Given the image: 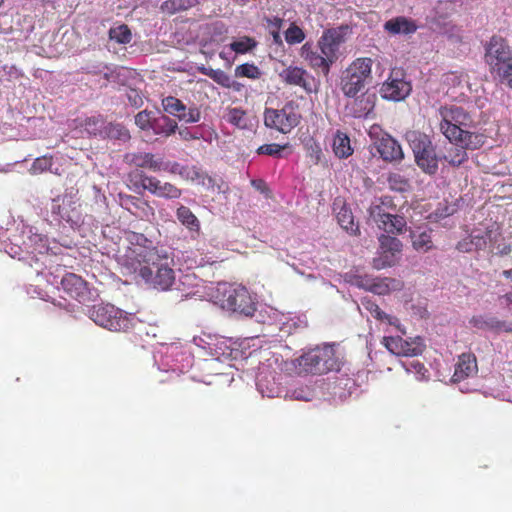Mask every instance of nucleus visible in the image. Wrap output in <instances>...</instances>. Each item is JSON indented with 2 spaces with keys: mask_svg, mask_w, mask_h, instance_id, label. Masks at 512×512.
Here are the masks:
<instances>
[{
  "mask_svg": "<svg viewBox=\"0 0 512 512\" xmlns=\"http://www.w3.org/2000/svg\"><path fill=\"white\" fill-rule=\"evenodd\" d=\"M135 238L137 245L126 251L121 263L123 275L140 277L160 290L169 289L175 280V273L171 268L173 259L163 248L141 244V241L151 243L143 235H135Z\"/></svg>",
  "mask_w": 512,
  "mask_h": 512,
  "instance_id": "obj_1",
  "label": "nucleus"
},
{
  "mask_svg": "<svg viewBox=\"0 0 512 512\" xmlns=\"http://www.w3.org/2000/svg\"><path fill=\"white\" fill-rule=\"evenodd\" d=\"M348 32L347 25L327 29L318 39L317 48L306 42L300 49V56L313 70L327 76L339 58L340 46L345 43Z\"/></svg>",
  "mask_w": 512,
  "mask_h": 512,
  "instance_id": "obj_2",
  "label": "nucleus"
},
{
  "mask_svg": "<svg viewBox=\"0 0 512 512\" xmlns=\"http://www.w3.org/2000/svg\"><path fill=\"white\" fill-rule=\"evenodd\" d=\"M441 121L439 128L448 140L468 141V147H482L486 136L482 133L471 131L475 122L471 114L463 107L457 105H445L439 108Z\"/></svg>",
  "mask_w": 512,
  "mask_h": 512,
  "instance_id": "obj_3",
  "label": "nucleus"
},
{
  "mask_svg": "<svg viewBox=\"0 0 512 512\" xmlns=\"http://www.w3.org/2000/svg\"><path fill=\"white\" fill-rule=\"evenodd\" d=\"M293 366L299 375H324L340 371L342 361L334 346L326 344L304 352L293 360Z\"/></svg>",
  "mask_w": 512,
  "mask_h": 512,
  "instance_id": "obj_4",
  "label": "nucleus"
},
{
  "mask_svg": "<svg viewBox=\"0 0 512 512\" xmlns=\"http://www.w3.org/2000/svg\"><path fill=\"white\" fill-rule=\"evenodd\" d=\"M217 291L223 309L244 316H253L256 304L246 287L238 284L221 283Z\"/></svg>",
  "mask_w": 512,
  "mask_h": 512,
  "instance_id": "obj_5",
  "label": "nucleus"
},
{
  "mask_svg": "<svg viewBox=\"0 0 512 512\" xmlns=\"http://www.w3.org/2000/svg\"><path fill=\"white\" fill-rule=\"evenodd\" d=\"M87 314L95 324L110 331H127L133 326L134 317L112 304L93 305Z\"/></svg>",
  "mask_w": 512,
  "mask_h": 512,
  "instance_id": "obj_6",
  "label": "nucleus"
},
{
  "mask_svg": "<svg viewBox=\"0 0 512 512\" xmlns=\"http://www.w3.org/2000/svg\"><path fill=\"white\" fill-rule=\"evenodd\" d=\"M263 116L267 128L282 134L290 133L302 119L299 104L293 100L286 102L280 109L266 108Z\"/></svg>",
  "mask_w": 512,
  "mask_h": 512,
  "instance_id": "obj_7",
  "label": "nucleus"
},
{
  "mask_svg": "<svg viewBox=\"0 0 512 512\" xmlns=\"http://www.w3.org/2000/svg\"><path fill=\"white\" fill-rule=\"evenodd\" d=\"M406 138L414 153L416 164L423 172L435 174L438 170V158L428 136L418 131H410Z\"/></svg>",
  "mask_w": 512,
  "mask_h": 512,
  "instance_id": "obj_8",
  "label": "nucleus"
},
{
  "mask_svg": "<svg viewBox=\"0 0 512 512\" xmlns=\"http://www.w3.org/2000/svg\"><path fill=\"white\" fill-rule=\"evenodd\" d=\"M412 91V84L407 79L406 71L401 67L391 69L389 76L380 87V95L383 99L399 102L405 100Z\"/></svg>",
  "mask_w": 512,
  "mask_h": 512,
  "instance_id": "obj_9",
  "label": "nucleus"
},
{
  "mask_svg": "<svg viewBox=\"0 0 512 512\" xmlns=\"http://www.w3.org/2000/svg\"><path fill=\"white\" fill-rule=\"evenodd\" d=\"M377 255L372 259V266L377 270L395 266L402 256L403 243L395 236L380 234L378 236Z\"/></svg>",
  "mask_w": 512,
  "mask_h": 512,
  "instance_id": "obj_10",
  "label": "nucleus"
},
{
  "mask_svg": "<svg viewBox=\"0 0 512 512\" xmlns=\"http://www.w3.org/2000/svg\"><path fill=\"white\" fill-rule=\"evenodd\" d=\"M350 100L345 104V113L347 116L358 119L375 118V106L377 95L369 90L359 96L349 97Z\"/></svg>",
  "mask_w": 512,
  "mask_h": 512,
  "instance_id": "obj_11",
  "label": "nucleus"
},
{
  "mask_svg": "<svg viewBox=\"0 0 512 512\" xmlns=\"http://www.w3.org/2000/svg\"><path fill=\"white\" fill-rule=\"evenodd\" d=\"M511 59L512 52L505 39L497 35L492 36L485 47V61L490 72L493 73L497 67L506 65Z\"/></svg>",
  "mask_w": 512,
  "mask_h": 512,
  "instance_id": "obj_12",
  "label": "nucleus"
},
{
  "mask_svg": "<svg viewBox=\"0 0 512 512\" xmlns=\"http://www.w3.org/2000/svg\"><path fill=\"white\" fill-rule=\"evenodd\" d=\"M370 216L377 227L384 232L383 234L394 236L406 230L407 222L404 216L387 213L380 205L371 208Z\"/></svg>",
  "mask_w": 512,
  "mask_h": 512,
  "instance_id": "obj_13",
  "label": "nucleus"
},
{
  "mask_svg": "<svg viewBox=\"0 0 512 512\" xmlns=\"http://www.w3.org/2000/svg\"><path fill=\"white\" fill-rule=\"evenodd\" d=\"M61 286L71 298L80 303L90 300L91 292L87 282L74 273L65 274L61 280Z\"/></svg>",
  "mask_w": 512,
  "mask_h": 512,
  "instance_id": "obj_14",
  "label": "nucleus"
},
{
  "mask_svg": "<svg viewBox=\"0 0 512 512\" xmlns=\"http://www.w3.org/2000/svg\"><path fill=\"white\" fill-rule=\"evenodd\" d=\"M119 203L122 208L129 211L140 219H149L153 217L155 212L150 203L142 198L129 194H119Z\"/></svg>",
  "mask_w": 512,
  "mask_h": 512,
  "instance_id": "obj_15",
  "label": "nucleus"
},
{
  "mask_svg": "<svg viewBox=\"0 0 512 512\" xmlns=\"http://www.w3.org/2000/svg\"><path fill=\"white\" fill-rule=\"evenodd\" d=\"M279 76L287 85L299 86L307 93L313 91L312 82L314 78L302 67L289 66L285 68Z\"/></svg>",
  "mask_w": 512,
  "mask_h": 512,
  "instance_id": "obj_16",
  "label": "nucleus"
},
{
  "mask_svg": "<svg viewBox=\"0 0 512 512\" xmlns=\"http://www.w3.org/2000/svg\"><path fill=\"white\" fill-rule=\"evenodd\" d=\"M380 157L387 162L401 161L404 157L401 145L388 134L383 135L376 142Z\"/></svg>",
  "mask_w": 512,
  "mask_h": 512,
  "instance_id": "obj_17",
  "label": "nucleus"
},
{
  "mask_svg": "<svg viewBox=\"0 0 512 512\" xmlns=\"http://www.w3.org/2000/svg\"><path fill=\"white\" fill-rule=\"evenodd\" d=\"M475 251L484 250L487 247L494 250V243L504 240L498 228H487L485 230H474L470 234Z\"/></svg>",
  "mask_w": 512,
  "mask_h": 512,
  "instance_id": "obj_18",
  "label": "nucleus"
},
{
  "mask_svg": "<svg viewBox=\"0 0 512 512\" xmlns=\"http://www.w3.org/2000/svg\"><path fill=\"white\" fill-rule=\"evenodd\" d=\"M464 139V137H461ZM452 146L447 154L444 155L443 159L447 161L451 166L458 167L468 160L467 150H476L480 147H468V141L464 140H448Z\"/></svg>",
  "mask_w": 512,
  "mask_h": 512,
  "instance_id": "obj_19",
  "label": "nucleus"
},
{
  "mask_svg": "<svg viewBox=\"0 0 512 512\" xmlns=\"http://www.w3.org/2000/svg\"><path fill=\"white\" fill-rule=\"evenodd\" d=\"M148 192L156 197L167 200L179 199L182 195V190L176 185L170 182H162L155 176L150 179Z\"/></svg>",
  "mask_w": 512,
  "mask_h": 512,
  "instance_id": "obj_20",
  "label": "nucleus"
},
{
  "mask_svg": "<svg viewBox=\"0 0 512 512\" xmlns=\"http://www.w3.org/2000/svg\"><path fill=\"white\" fill-rule=\"evenodd\" d=\"M477 372L476 357L470 353H463L455 366V371L452 376L453 381L460 382Z\"/></svg>",
  "mask_w": 512,
  "mask_h": 512,
  "instance_id": "obj_21",
  "label": "nucleus"
},
{
  "mask_svg": "<svg viewBox=\"0 0 512 512\" xmlns=\"http://www.w3.org/2000/svg\"><path fill=\"white\" fill-rule=\"evenodd\" d=\"M383 28L390 35H410L416 32L417 25L412 19L404 16H397L386 21Z\"/></svg>",
  "mask_w": 512,
  "mask_h": 512,
  "instance_id": "obj_22",
  "label": "nucleus"
},
{
  "mask_svg": "<svg viewBox=\"0 0 512 512\" xmlns=\"http://www.w3.org/2000/svg\"><path fill=\"white\" fill-rule=\"evenodd\" d=\"M131 162L141 169H149L153 172H160L164 168V160L149 152L133 154Z\"/></svg>",
  "mask_w": 512,
  "mask_h": 512,
  "instance_id": "obj_23",
  "label": "nucleus"
},
{
  "mask_svg": "<svg viewBox=\"0 0 512 512\" xmlns=\"http://www.w3.org/2000/svg\"><path fill=\"white\" fill-rule=\"evenodd\" d=\"M332 150L339 159H347L353 154L354 149L351 146V140L345 132L336 131L333 137Z\"/></svg>",
  "mask_w": 512,
  "mask_h": 512,
  "instance_id": "obj_24",
  "label": "nucleus"
},
{
  "mask_svg": "<svg viewBox=\"0 0 512 512\" xmlns=\"http://www.w3.org/2000/svg\"><path fill=\"white\" fill-rule=\"evenodd\" d=\"M372 68V59L368 57H362L355 59L349 67L346 69L345 73L359 78L363 82L370 77Z\"/></svg>",
  "mask_w": 512,
  "mask_h": 512,
  "instance_id": "obj_25",
  "label": "nucleus"
},
{
  "mask_svg": "<svg viewBox=\"0 0 512 512\" xmlns=\"http://www.w3.org/2000/svg\"><path fill=\"white\" fill-rule=\"evenodd\" d=\"M201 72L211 78L220 86L227 89L240 90V84L231 79V77L221 69L203 68Z\"/></svg>",
  "mask_w": 512,
  "mask_h": 512,
  "instance_id": "obj_26",
  "label": "nucleus"
},
{
  "mask_svg": "<svg viewBox=\"0 0 512 512\" xmlns=\"http://www.w3.org/2000/svg\"><path fill=\"white\" fill-rule=\"evenodd\" d=\"M176 217L188 230L199 233L200 221L190 208L180 205L176 210Z\"/></svg>",
  "mask_w": 512,
  "mask_h": 512,
  "instance_id": "obj_27",
  "label": "nucleus"
},
{
  "mask_svg": "<svg viewBox=\"0 0 512 512\" xmlns=\"http://www.w3.org/2000/svg\"><path fill=\"white\" fill-rule=\"evenodd\" d=\"M337 220L339 225L349 234H360L359 225L355 223L352 211L346 206H343L337 213Z\"/></svg>",
  "mask_w": 512,
  "mask_h": 512,
  "instance_id": "obj_28",
  "label": "nucleus"
},
{
  "mask_svg": "<svg viewBox=\"0 0 512 512\" xmlns=\"http://www.w3.org/2000/svg\"><path fill=\"white\" fill-rule=\"evenodd\" d=\"M341 91L346 97H354L365 87V82L347 73L341 78Z\"/></svg>",
  "mask_w": 512,
  "mask_h": 512,
  "instance_id": "obj_29",
  "label": "nucleus"
},
{
  "mask_svg": "<svg viewBox=\"0 0 512 512\" xmlns=\"http://www.w3.org/2000/svg\"><path fill=\"white\" fill-rule=\"evenodd\" d=\"M198 4V0H166L161 4V11L170 15L186 11Z\"/></svg>",
  "mask_w": 512,
  "mask_h": 512,
  "instance_id": "obj_30",
  "label": "nucleus"
},
{
  "mask_svg": "<svg viewBox=\"0 0 512 512\" xmlns=\"http://www.w3.org/2000/svg\"><path fill=\"white\" fill-rule=\"evenodd\" d=\"M224 119L239 129H246L249 126L247 114L241 108H229Z\"/></svg>",
  "mask_w": 512,
  "mask_h": 512,
  "instance_id": "obj_31",
  "label": "nucleus"
},
{
  "mask_svg": "<svg viewBox=\"0 0 512 512\" xmlns=\"http://www.w3.org/2000/svg\"><path fill=\"white\" fill-rule=\"evenodd\" d=\"M176 129V121L167 116H161L153 120V131L155 132V134H163L165 136H170L175 133Z\"/></svg>",
  "mask_w": 512,
  "mask_h": 512,
  "instance_id": "obj_32",
  "label": "nucleus"
},
{
  "mask_svg": "<svg viewBox=\"0 0 512 512\" xmlns=\"http://www.w3.org/2000/svg\"><path fill=\"white\" fill-rule=\"evenodd\" d=\"M164 110L170 115L177 117L181 120L182 114L185 113L187 107L178 98L174 96H168L162 100Z\"/></svg>",
  "mask_w": 512,
  "mask_h": 512,
  "instance_id": "obj_33",
  "label": "nucleus"
},
{
  "mask_svg": "<svg viewBox=\"0 0 512 512\" xmlns=\"http://www.w3.org/2000/svg\"><path fill=\"white\" fill-rule=\"evenodd\" d=\"M109 38L118 44H128L132 40V33L128 25L121 24L110 28Z\"/></svg>",
  "mask_w": 512,
  "mask_h": 512,
  "instance_id": "obj_34",
  "label": "nucleus"
},
{
  "mask_svg": "<svg viewBox=\"0 0 512 512\" xmlns=\"http://www.w3.org/2000/svg\"><path fill=\"white\" fill-rule=\"evenodd\" d=\"M398 281L393 278L374 279L369 285V290L378 295L388 294L391 288H394Z\"/></svg>",
  "mask_w": 512,
  "mask_h": 512,
  "instance_id": "obj_35",
  "label": "nucleus"
},
{
  "mask_svg": "<svg viewBox=\"0 0 512 512\" xmlns=\"http://www.w3.org/2000/svg\"><path fill=\"white\" fill-rule=\"evenodd\" d=\"M411 239L413 248L419 252H427L433 246L431 235L427 231L419 234L412 233Z\"/></svg>",
  "mask_w": 512,
  "mask_h": 512,
  "instance_id": "obj_36",
  "label": "nucleus"
},
{
  "mask_svg": "<svg viewBox=\"0 0 512 512\" xmlns=\"http://www.w3.org/2000/svg\"><path fill=\"white\" fill-rule=\"evenodd\" d=\"M387 182L390 189L397 192H405L410 188L409 180L398 172H392L387 177Z\"/></svg>",
  "mask_w": 512,
  "mask_h": 512,
  "instance_id": "obj_37",
  "label": "nucleus"
},
{
  "mask_svg": "<svg viewBox=\"0 0 512 512\" xmlns=\"http://www.w3.org/2000/svg\"><path fill=\"white\" fill-rule=\"evenodd\" d=\"M84 129L92 135H101L105 131V121L101 116L87 117L83 123Z\"/></svg>",
  "mask_w": 512,
  "mask_h": 512,
  "instance_id": "obj_38",
  "label": "nucleus"
},
{
  "mask_svg": "<svg viewBox=\"0 0 512 512\" xmlns=\"http://www.w3.org/2000/svg\"><path fill=\"white\" fill-rule=\"evenodd\" d=\"M257 45V42L254 38L249 36H243L240 39L233 41L230 43L229 47L232 51L237 54H245L252 49H254Z\"/></svg>",
  "mask_w": 512,
  "mask_h": 512,
  "instance_id": "obj_39",
  "label": "nucleus"
},
{
  "mask_svg": "<svg viewBox=\"0 0 512 512\" xmlns=\"http://www.w3.org/2000/svg\"><path fill=\"white\" fill-rule=\"evenodd\" d=\"M153 176L147 175L143 170L136 169L132 171L128 175V179L133 185L134 188H142L143 190L148 191L150 179Z\"/></svg>",
  "mask_w": 512,
  "mask_h": 512,
  "instance_id": "obj_40",
  "label": "nucleus"
},
{
  "mask_svg": "<svg viewBox=\"0 0 512 512\" xmlns=\"http://www.w3.org/2000/svg\"><path fill=\"white\" fill-rule=\"evenodd\" d=\"M499 83L512 90V59L504 66L497 67V70L491 73Z\"/></svg>",
  "mask_w": 512,
  "mask_h": 512,
  "instance_id": "obj_41",
  "label": "nucleus"
},
{
  "mask_svg": "<svg viewBox=\"0 0 512 512\" xmlns=\"http://www.w3.org/2000/svg\"><path fill=\"white\" fill-rule=\"evenodd\" d=\"M235 76L258 79L261 76V71L254 63H244L235 68Z\"/></svg>",
  "mask_w": 512,
  "mask_h": 512,
  "instance_id": "obj_42",
  "label": "nucleus"
},
{
  "mask_svg": "<svg viewBox=\"0 0 512 512\" xmlns=\"http://www.w3.org/2000/svg\"><path fill=\"white\" fill-rule=\"evenodd\" d=\"M305 37L303 29L295 23H291L285 31V40L289 45L299 44L304 41Z\"/></svg>",
  "mask_w": 512,
  "mask_h": 512,
  "instance_id": "obj_43",
  "label": "nucleus"
},
{
  "mask_svg": "<svg viewBox=\"0 0 512 512\" xmlns=\"http://www.w3.org/2000/svg\"><path fill=\"white\" fill-rule=\"evenodd\" d=\"M104 132L108 137L119 140H126L130 137L129 131L121 124L109 123Z\"/></svg>",
  "mask_w": 512,
  "mask_h": 512,
  "instance_id": "obj_44",
  "label": "nucleus"
},
{
  "mask_svg": "<svg viewBox=\"0 0 512 512\" xmlns=\"http://www.w3.org/2000/svg\"><path fill=\"white\" fill-rule=\"evenodd\" d=\"M384 346L392 353L397 356H401L403 353V338L400 336H389L383 338Z\"/></svg>",
  "mask_w": 512,
  "mask_h": 512,
  "instance_id": "obj_45",
  "label": "nucleus"
},
{
  "mask_svg": "<svg viewBox=\"0 0 512 512\" xmlns=\"http://www.w3.org/2000/svg\"><path fill=\"white\" fill-rule=\"evenodd\" d=\"M407 372L414 373L417 379L423 380L429 377V371L419 360H412L405 364Z\"/></svg>",
  "mask_w": 512,
  "mask_h": 512,
  "instance_id": "obj_46",
  "label": "nucleus"
},
{
  "mask_svg": "<svg viewBox=\"0 0 512 512\" xmlns=\"http://www.w3.org/2000/svg\"><path fill=\"white\" fill-rule=\"evenodd\" d=\"M365 308L371 313V315L379 320V321H387L389 324H394V320L396 321V318H393L386 314L381 308L370 301H368L365 305Z\"/></svg>",
  "mask_w": 512,
  "mask_h": 512,
  "instance_id": "obj_47",
  "label": "nucleus"
},
{
  "mask_svg": "<svg viewBox=\"0 0 512 512\" xmlns=\"http://www.w3.org/2000/svg\"><path fill=\"white\" fill-rule=\"evenodd\" d=\"M288 147V144L280 145L277 143H270V144H264L261 145L257 149V153L259 155H268V156H274V157H280L281 151Z\"/></svg>",
  "mask_w": 512,
  "mask_h": 512,
  "instance_id": "obj_48",
  "label": "nucleus"
},
{
  "mask_svg": "<svg viewBox=\"0 0 512 512\" xmlns=\"http://www.w3.org/2000/svg\"><path fill=\"white\" fill-rule=\"evenodd\" d=\"M202 172L203 171L200 168H198L197 166L185 165L183 167L182 171L180 172V177L186 181L198 183L201 178Z\"/></svg>",
  "mask_w": 512,
  "mask_h": 512,
  "instance_id": "obj_49",
  "label": "nucleus"
},
{
  "mask_svg": "<svg viewBox=\"0 0 512 512\" xmlns=\"http://www.w3.org/2000/svg\"><path fill=\"white\" fill-rule=\"evenodd\" d=\"M52 166V157L42 156L38 157L34 160V162L31 165L30 171L33 174L42 173L44 171H47Z\"/></svg>",
  "mask_w": 512,
  "mask_h": 512,
  "instance_id": "obj_50",
  "label": "nucleus"
},
{
  "mask_svg": "<svg viewBox=\"0 0 512 512\" xmlns=\"http://www.w3.org/2000/svg\"><path fill=\"white\" fill-rule=\"evenodd\" d=\"M151 114L152 113L147 110L140 111L135 116L136 125L142 130H148L150 128L153 129V120L154 119H152Z\"/></svg>",
  "mask_w": 512,
  "mask_h": 512,
  "instance_id": "obj_51",
  "label": "nucleus"
},
{
  "mask_svg": "<svg viewBox=\"0 0 512 512\" xmlns=\"http://www.w3.org/2000/svg\"><path fill=\"white\" fill-rule=\"evenodd\" d=\"M200 119H201V111L197 106L193 105V106L189 107L185 111V113L182 114L180 121H184L186 123H197L200 121Z\"/></svg>",
  "mask_w": 512,
  "mask_h": 512,
  "instance_id": "obj_52",
  "label": "nucleus"
},
{
  "mask_svg": "<svg viewBox=\"0 0 512 512\" xmlns=\"http://www.w3.org/2000/svg\"><path fill=\"white\" fill-rule=\"evenodd\" d=\"M404 351L401 353V356H417L420 355L423 351L422 346L420 344L409 342L403 339V348Z\"/></svg>",
  "mask_w": 512,
  "mask_h": 512,
  "instance_id": "obj_53",
  "label": "nucleus"
},
{
  "mask_svg": "<svg viewBox=\"0 0 512 512\" xmlns=\"http://www.w3.org/2000/svg\"><path fill=\"white\" fill-rule=\"evenodd\" d=\"M457 250L463 253H469L474 251L473 241L471 236L458 242L456 246Z\"/></svg>",
  "mask_w": 512,
  "mask_h": 512,
  "instance_id": "obj_54",
  "label": "nucleus"
},
{
  "mask_svg": "<svg viewBox=\"0 0 512 512\" xmlns=\"http://www.w3.org/2000/svg\"><path fill=\"white\" fill-rule=\"evenodd\" d=\"M198 184L209 190H215L216 186L215 180L205 172H202Z\"/></svg>",
  "mask_w": 512,
  "mask_h": 512,
  "instance_id": "obj_55",
  "label": "nucleus"
},
{
  "mask_svg": "<svg viewBox=\"0 0 512 512\" xmlns=\"http://www.w3.org/2000/svg\"><path fill=\"white\" fill-rule=\"evenodd\" d=\"M86 73L92 74V75H101L104 70H109L108 66L103 63H98L95 65H88L85 68H83Z\"/></svg>",
  "mask_w": 512,
  "mask_h": 512,
  "instance_id": "obj_56",
  "label": "nucleus"
},
{
  "mask_svg": "<svg viewBox=\"0 0 512 512\" xmlns=\"http://www.w3.org/2000/svg\"><path fill=\"white\" fill-rule=\"evenodd\" d=\"M183 165H181L178 162H165L164 161V168L162 171L169 172L170 174H177L180 176V172L183 169Z\"/></svg>",
  "mask_w": 512,
  "mask_h": 512,
  "instance_id": "obj_57",
  "label": "nucleus"
},
{
  "mask_svg": "<svg viewBox=\"0 0 512 512\" xmlns=\"http://www.w3.org/2000/svg\"><path fill=\"white\" fill-rule=\"evenodd\" d=\"M494 249H496L497 250L496 253L501 256L509 255L512 251L511 245L507 244V243H503V244L494 243Z\"/></svg>",
  "mask_w": 512,
  "mask_h": 512,
  "instance_id": "obj_58",
  "label": "nucleus"
},
{
  "mask_svg": "<svg viewBox=\"0 0 512 512\" xmlns=\"http://www.w3.org/2000/svg\"><path fill=\"white\" fill-rule=\"evenodd\" d=\"M486 325L490 328L501 329L504 326V322H501L495 318H491L486 322Z\"/></svg>",
  "mask_w": 512,
  "mask_h": 512,
  "instance_id": "obj_59",
  "label": "nucleus"
},
{
  "mask_svg": "<svg viewBox=\"0 0 512 512\" xmlns=\"http://www.w3.org/2000/svg\"><path fill=\"white\" fill-rule=\"evenodd\" d=\"M180 136L184 140H190V139H198L199 137L192 134L188 129L180 130L179 131Z\"/></svg>",
  "mask_w": 512,
  "mask_h": 512,
  "instance_id": "obj_60",
  "label": "nucleus"
},
{
  "mask_svg": "<svg viewBox=\"0 0 512 512\" xmlns=\"http://www.w3.org/2000/svg\"><path fill=\"white\" fill-rule=\"evenodd\" d=\"M270 24L273 25L275 30H280L283 24V19L279 17H274L272 20H270Z\"/></svg>",
  "mask_w": 512,
  "mask_h": 512,
  "instance_id": "obj_61",
  "label": "nucleus"
},
{
  "mask_svg": "<svg viewBox=\"0 0 512 512\" xmlns=\"http://www.w3.org/2000/svg\"><path fill=\"white\" fill-rule=\"evenodd\" d=\"M279 31L280 30H273V31H271V35H272L274 43L278 44V45H281L282 44V38H281V35H280Z\"/></svg>",
  "mask_w": 512,
  "mask_h": 512,
  "instance_id": "obj_62",
  "label": "nucleus"
},
{
  "mask_svg": "<svg viewBox=\"0 0 512 512\" xmlns=\"http://www.w3.org/2000/svg\"><path fill=\"white\" fill-rule=\"evenodd\" d=\"M500 299L505 301L507 308H510L512 305V292L506 293L505 295L501 296Z\"/></svg>",
  "mask_w": 512,
  "mask_h": 512,
  "instance_id": "obj_63",
  "label": "nucleus"
},
{
  "mask_svg": "<svg viewBox=\"0 0 512 512\" xmlns=\"http://www.w3.org/2000/svg\"><path fill=\"white\" fill-rule=\"evenodd\" d=\"M315 152V158H316V161L318 162L320 160V157L322 155V151H321V148L319 147V145H315V150H313Z\"/></svg>",
  "mask_w": 512,
  "mask_h": 512,
  "instance_id": "obj_64",
  "label": "nucleus"
}]
</instances>
